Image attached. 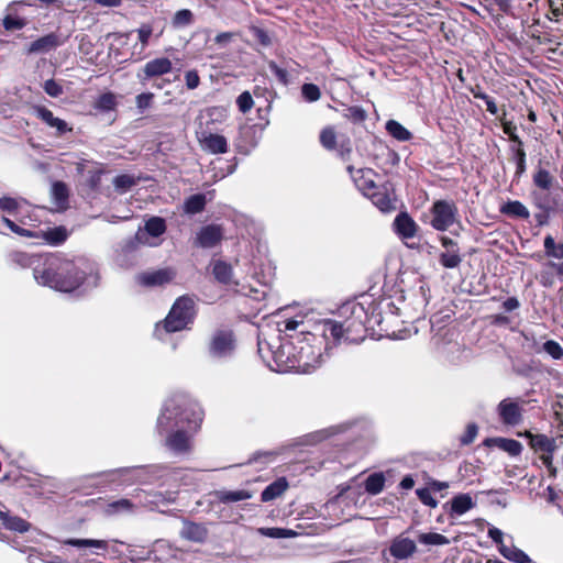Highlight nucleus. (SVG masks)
Returning a JSON list of instances; mask_svg holds the SVG:
<instances>
[{"mask_svg": "<svg viewBox=\"0 0 563 563\" xmlns=\"http://www.w3.org/2000/svg\"><path fill=\"white\" fill-rule=\"evenodd\" d=\"M236 106L242 113H247L254 106L252 95L243 91L236 99Z\"/></svg>", "mask_w": 563, "mask_h": 563, "instance_id": "obj_56", "label": "nucleus"}, {"mask_svg": "<svg viewBox=\"0 0 563 563\" xmlns=\"http://www.w3.org/2000/svg\"><path fill=\"white\" fill-rule=\"evenodd\" d=\"M543 351L554 360H561L563 357V349L556 341L548 340L544 342Z\"/></svg>", "mask_w": 563, "mask_h": 563, "instance_id": "obj_54", "label": "nucleus"}, {"mask_svg": "<svg viewBox=\"0 0 563 563\" xmlns=\"http://www.w3.org/2000/svg\"><path fill=\"white\" fill-rule=\"evenodd\" d=\"M252 497V494L247 490H220L218 492V498L221 503H236L241 500H246Z\"/></svg>", "mask_w": 563, "mask_h": 563, "instance_id": "obj_39", "label": "nucleus"}, {"mask_svg": "<svg viewBox=\"0 0 563 563\" xmlns=\"http://www.w3.org/2000/svg\"><path fill=\"white\" fill-rule=\"evenodd\" d=\"M268 68L276 76L279 82L283 85L288 84L289 75L285 68L279 67L274 60L268 62Z\"/></svg>", "mask_w": 563, "mask_h": 563, "instance_id": "obj_59", "label": "nucleus"}, {"mask_svg": "<svg viewBox=\"0 0 563 563\" xmlns=\"http://www.w3.org/2000/svg\"><path fill=\"white\" fill-rule=\"evenodd\" d=\"M367 197L372 200L373 205L383 212H389L396 208L394 201L385 190L375 189Z\"/></svg>", "mask_w": 563, "mask_h": 563, "instance_id": "obj_31", "label": "nucleus"}, {"mask_svg": "<svg viewBox=\"0 0 563 563\" xmlns=\"http://www.w3.org/2000/svg\"><path fill=\"white\" fill-rule=\"evenodd\" d=\"M44 239L52 245H58L67 239V232L64 228L48 229L44 232Z\"/></svg>", "mask_w": 563, "mask_h": 563, "instance_id": "obj_44", "label": "nucleus"}, {"mask_svg": "<svg viewBox=\"0 0 563 563\" xmlns=\"http://www.w3.org/2000/svg\"><path fill=\"white\" fill-rule=\"evenodd\" d=\"M43 89L53 98H57L63 93V87L54 79H47L43 85Z\"/></svg>", "mask_w": 563, "mask_h": 563, "instance_id": "obj_60", "label": "nucleus"}, {"mask_svg": "<svg viewBox=\"0 0 563 563\" xmlns=\"http://www.w3.org/2000/svg\"><path fill=\"white\" fill-rule=\"evenodd\" d=\"M439 262L445 268H456L462 262L460 250L444 251L440 254Z\"/></svg>", "mask_w": 563, "mask_h": 563, "instance_id": "obj_42", "label": "nucleus"}, {"mask_svg": "<svg viewBox=\"0 0 563 563\" xmlns=\"http://www.w3.org/2000/svg\"><path fill=\"white\" fill-rule=\"evenodd\" d=\"M499 551L505 559L512 561L515 563H532L528 554H526L522 550L516 548L515 545L501 544Z\"/></svg>", "mask_w": 563, "mask_h": 563, "instance_id": "obj_33", "label": "nucleus"}, {"mask_svg": "<svg viewBox=\"0 0 563 563\" xmlns=\"http://www.w3.org/2000/svg\"><path fill=\"white\" fill-rule=\"evenodd\" d=\"M301 95L308 102H314L321 97L320 89L314 84H303L301 87Z\"/></svg>", "mask_w": 563, "mask_h": 563, "instance_id": "obj_51", "label": "nucleus"}, {"mask_svg": "<svg viewBox=\"0 0 563 563\" xmlns=\"http://www.w3.org/2000/svg\"><path fill=\"white\" fill-rule=\"evenodd\" d=\"M24 1H14L7 7V14L3 18V27L7 31L22 30L26 25L25 19L21 18L18 9L26 5Z\"/></svg>", "mask_w": 563, "mask_h": 563, "instance_id": "obj_18", "label": "nucleus"}, {"mask_svg": "<svg viewBox=\"0 0 563 563\" xmlns=\"http://www.w3.org/2000/svg\"><path fill=\"white\" fill-rule=\"evenodd\" d=\"M499 210L503 214L510 218L527 220L530 217L528 208L519 200H509Z\"/></svg>", "mask_w": 563, "mask_h": 563, "instance_id": "obj_27", "label": "nucleus"}, {"mask_svg": "<svg viewBox=\"0 0 563 563\" xmlns=\"http://www.w3.org/2000/svg\"><path fill=\"white\" fill-rule=\"evenodd\" d=\"M416 495L423 505L430 508H435L438 506V500L431 495L430 488H418L416 490Z\"/></svg>", "mask_w": 563, "mask_h": 563, "instance_id": "obj_57", "label": "nucleus"}, {"mask_svg": "<svg viewBox=\"0 0 563 563\" xmlns=\"http://www.w3.org/2000/svg\"><path fill=\"white\" fill-rule=\"evenodd\" d=\"M385 128L388 134L399 142L412 139V133L396 120H388Z\"/></svg>", "mask_w": 563, "mask_h": 563, "instance_id": "obj_32", "label": "nucleus"}, {"mask_svg": "<svg viewBox=\"0 0 563 563\" xmlns=\"http://www.w3.org/2000/svg\"><path fill=\"white\" fill-rule=\"evenodd\" d=\"M53 195L58 202H64L68 198L67 186L62 181H56L52 187Z\"/></svg>", "mask_w": 563, "mask_h": 563, "instance_id": "obj_62", "label": "nucleus"}, {"mask_svg": "<svg viewBox=\"0 0 563 563\" xmlns=\"http://www.w3.org/2000/svg\"><path fill=\"white\" fill-rule=\"evenodd\" d=\"M63 544L75 547V548H90L92 549V553L100 555L103 552L108 551L110 548V542L107 540H98V539H77L69 538L63 541Z\"/></svg>", "mask_w": 563, "mask_h": 563, "instance_id": "obj_19", "label": "nucleus"}, {"mask_svg": "<svg viewBox=\"0 0 563 563\" xmlns=\"http://www.w3.org/2000/svg\"><path fill=\"white\" fill-rule=\"evenodd\" d=\"M162 467L153 466V467H144V466H134V467H125L111 472L110 474H118L120 476L131 474V482H139L142 484L150 483L153 477H157L156 474Z\"/></svg>", "mask_w": 563, "mask_h": 563, "instance_id": "obj_14", "label": "nucleus"}, {"mask_svg": "<svg viewBox=\"0 0 563 563\" xmlns=\"http://www.w3.org/2000/svg\"><path fill=\"white\" fill-rule=\"evenodd\" d=\"M194 317L195 301L190 297L183 296L175 301L163 325L156 324L155 334L161 338L163 330L167 333L181 331L192 322Z\"/></svg>", "mask_w": 563, "mask_h": 563, "instance_id": "obj_5", "label": "nucleus"}, {"mask_svg": "<svg viewBox=\"0 0 563 563\" xmlns=\"http://www.w3.org/2000/svg\"><path fill=\"white\" fill-rule=\"evenodd\" d=\"M532 202L536 208H538L541 211L550 210V203L548 196L541 192L532 191L531 192Z\"/></svg>", "mask_w": 563, "mask_h": 563, "instance_id": "obj_61", "label": "nucleus"}, {"mask_svg": "<svg viewBox=\"0 0 563 563\" xmlns=\"http://www.w3.org/2000/svg\"><path fill=\"white\" fill-rule=\"evenodd\" d=\"M417 550L413 540L401 536L395 538L388 549L389 555L396 560H407Z\"/></svg>", "mask_w": 563, "mask_h": 563, "instance_id": "obj_13", "label": "nucleus"}, {"mask_svg": "<svg viewBox=\"0 0 563 563\" xmlns=\"http://www.w3.org/2000/svg\"><path fill=\"white\" fill-rule=\"evenodd\" d=\"M113 185L117 190L125 192L136 185V180L133 176L124 174L117 176L113 179Z\"/></svg>", "mask_w": 563, "mask_h": 563, "instance_id": "obj_48", "label": "nucleus"}, {"mask_svg": "<svg viewBox=\"0 0 563 563\" xmlns=\"http://www.w3.org/2000/svg\"><path fill=\"white\" fill-rule=\"evenodd\" d=\"M236 339L230 329H219L211 335L208 353L212 358L224 360L234 354Z\"/></svg>", "mask_w": 563, "mask_h": 563, "instance_id": "obj_7", "label": "nucleus"}, {"mask_svg": "<svg viewBox=\"0 0 563 563\" xmlns=\"http://www.w3.org/2000/svg\"><path fill=\"white\" fill-rule=\"evenodd\" d=\"M471 92L475 99H481L485 102L486 109L490 114L496 115L498 113V108L494 98L483 92L479 87L471 89Z\"/></svg>", "mask_w": 563, "mask_h": 563, "instance_id": "obj_45", "label": "nucleus"}, {"mask_svg": "<svg viewBox=\"0 0 563 563\" xmlns=\"http://www.w3.org/2000/svg\"><path fill=\"white\" fill-rule=\"evenodd\" d=\"M490 441H494L499 449L509 453L511 456H518L522 451V444L514 439H505V438H496V439H487L485 441L488 444Z\"/></svg>", "mask_w": 563, "mask_h": 563, "instance_id": "obj_34", "label": "nucleus"}, {"mask_svg": "<svg viewBox=\"0 0 563 563\" xmlns=\"http://www.w3.org/2000/svg\"><path fill=\"white\" fill-rule=\"evenodd\" d=\"M258 353L263 358H265L264 351L266 350L272 354L273 363L268 362L267 365L271 369L275 372L286 373V372H296L297 373V361L295 356L296 343L292 342L290 336L284 339V341L274 349L273 345L266 341L258 340Z\"/></svg>", "mask_w": 563, "mask_h": 563, "instance_id": "obj_4", "label": "nucleus"}, {"mask_svg": "<svg viewBox=\"0 0 563 563\" xmlns=\"http://www.w3.org/2000/svg\"><path fill=\"white\" fill-rule=\"evenodd\" d=\"M213 191H209L208 194H195L189 196L184 202V211L187 214H197L203 211L208 197L212 198Z\"/></svg>", "mask_w": 563, "mask_h": 563, "instance_id": "obj_25", "label": "nucleus"}, {"mask_svg": "<svg viewBox=\"0 0 563 563\" xmlns=\"http://www.w3.org/2000/svg\"><path fill=\"white\" fill-rule=\"evenodd\" d=\"M223 229L219 224H207L200 228L195 238V245L201 249H212L223 239Z\"/></svg>", "mask_w": 563, "mask_h": 563, "instance_id": "obj_11", "label": "nucleus"}, {"mask_svg": "<svg viewBox=\"0 0 563 563\" xmlns=\"http://www.w3.org/2000/svg\"><path fill=\"white\" fill-rule=\"evenodd\" d=\"M525 400L505 398L497 407L500 420L508 426H518L522 421V407Z\"/></svg>", "mask_w": 563, "mask_h": 563, "instance_id": "obj_8", "label": "nucleus"}, {"mask_svg": "<svg viewBox=\"0 0 563 563\" xmlns=\"http://www.w3.org/2000/svg\"><path fill=\"white\" fill-rule=\"evenodd\" d=\"M203 411L188 395L178 393L169 397L157 419V431L166 434V446L178 454L190 451L194 433L202 422Z\"/></svg>", "mask_w": 563, "mask_h": 563, "instance_id": "obj_2", "label": "nucleus"}, {"mask_svg": "<svg viewBox=\"0 0 563 563\" xmlns=\"http://www.w3.org/2000/svg\"><path fill=\"white\" fill-rule=\"evenodd\" d=\"M135 505L126 499L122 498L115 501H111L106 507V512L108 515H119V514H131L134 511Z\"/></svg>", "mask_w": 563, "mask_h": 563, "instance_id": "obj_36", "label": "nucleus"}, {"mask_svg": "<svg viewBox=\"0 0 563 563\" xmlns=\"http://www.w3.org/2000/svg\"><path fill=\"white\" fill-rule=\"evenodd\" d=\"M366 117V111L360 106H352L347 108L344 113V118L352 121L353 123H361L365 121Z\"/></svg>", "mask_w": 563, "mask_h": 563, "instance_id": "obj_50", "label": "nucleus"}, {"mask_svg": "<svg viewBox=\"0 0 563 563\" xmlns=\"http://www.w3.org/2000/svg\"><path fill=\"white\" fill-rule=\"evenodd\" d=\"M115 97L111 92L101 95L96 102V108L102 111H111L115 108Z\"/></svg>", "mask_w": 563, "mask_h": 563, "instance_id": "obj_49", "label": "nucleus"}, {"mask_svg": "<svg viewBox=\"0 0 563 563\" xmlns=\"http://www.w3.org/2000/svg\"><path fill=\"white\" fill-rule=\"evenodd\" d=\"M320 142L327 150H334L336 145V135L332 126L324 128L320 133Z\"/></svg>", "mask_w": 563, "mask_h": 563, "instance_id": "obj_46", "label": "nucleus"}, {"mask_svg": "<svg viewBox=\"0 0 563 563\" xmlns=\"http://www.w3.org/2000/svg\"><path fill=\"white\" fill-rule=\"evenodd\" d=\"M543 247L548 257L563 260V243H556L552 235L544 238Z\"/></svg>", "mask_w": 563, "mask_h": 563, "instance_id": "obj_37", "label": "nucleus"}, {"mask_svg": "<svg viewBox=\"0 0 563 563\" xmlns=\"http://www.w3.org/2000/svg\"><path fill=\"white\" fill-rule=\"evenodd\" d=\"M450 508L448 515L451 518L460 517L471 509L475 508L476 501L468 493H461L455 495L449 503ZM448 506V504L445 505Z\"/></svg>", "mask_w": 563, "mask_h": 563, "instance_id": "obj_17", "label": "nucleus"}, {"mask_svg": "<svg viewBox=\"0 0 563 563\" xmlns=\"http://www.w3.org/2000/svg\"><path fill=\"white\" fill-rule=\"evenodd\" d=\"M195 22V15L189 9L178 10L173 19L172 25L175 29H181L191 25Z\"/></svg>", "mask_w": 563, "mask_h": 563, "instance_id": "obj_41", "label": "nucleus"}, {"mask_svg": "<svg viewBox=\"0 0 563 563\" xmlns=\"http://www.w3.org/2000/svg\"><path fill=\"white\" fill-rule=\"evenodd\" d=\"M212 275L217 282L223 285H229L232 282L233 271L232 266L224 261L216 260L211 262Z\"/></svg>", "mask_w": 563, "mask_h": 563, "instance_id": "obj_26", "label": "nucleus"}, {"mask_svg": "<svg viewBox=\"0 0 563 563\" xmlns=\"http://www.w3.org/2000/svg\"><path fill=\"white\" fill-rule=\"evenodd\" d=\"M477 432H478L477 426L475 423H468L464 434L460 438L461 444H463V445L471 444L475 440Z\"/></svg>", "mask_w": 563, "mask_h": 563, "instance_id": "obj_63", "label": "nucleus"}, {"mask_svg": "<svg viewBox=\"0 0 563 563\" xmlns=\"http://www.w3.org/2000/svg\"><path fill=\"white\" fill-rule=\"evenodd\" d=\"M150 496H152V499L144 503V506H158L161 504H169L175 500V496L173 493H167L166 495L163 493H154L150 494Z\"/></svg>", "mask_w": 563, "mask_h": 563, "instance_id": "obj_55", "label": "nucleus"}, {"mask_svg": "<svg viewBox=\"0 0 563 563\" xmlns=\"http://www.w3.org/2000/svg\"><path fill=\"white\" fill-rule=\"evenodd\" d=\"M394 228L401 239H411L417 233V224L407 212H401L395 218Z\"/></svg>", "mask_w": 563, "mask_h": 563, "instance_id": "obj_21", "label": "nucleus"}, {"mask_svg": "<svg viewBox=\"0 0 563 563\" xmlns=\"http://www.w3.org/2000/svg\"><path fill=\"white\" fill-rule=\"evenodd\" d=\"M173 68L170 59L167 57H159L147 62L144 65L143 73L144 79L158 77L168 74Z\"/></svg>", "mask_w": 563, "mask_h": 563, "instance_id": "obj_20", "label": "nucleus"}, {"mask_svg": "<svg viewBox=\"0 0 563 563\" xmlns=\"http://www.w3.org/2000/svg\"><path fill=\"white\" fill-rule=\"evenodd\" d=\"M554 177L544 168L539 167L533 175V184L542 190H550L553 186Z\"/></svg>", "mask_w": 563, "mask_h": 563, "instance_id": "obj_38", "label": "nucleus"}, {"mask_svg": "<svg viewBox=\"0 0 563 563\" xmlns=\"http://www.w3.org/2000/svg\"><path fill=\"white\" fill-rule=\"evenodd\" d=\"M503 131L509 136V140L515 143L514 146H521L523 142L517 134V126L511 121L501 122Z\"/></svg>", "mask_w": 563, "mask_h": 563, "instance_id": "obj_53", "label": "nucleus"}, {"mask_svg": "<svg viewBox=\"0 0 563 563\" xmlns=\"http://www.w3.org/2000/svg\"><path fill=\"white\" fill-rule=\"evenodd\" d=\"M510 151L512 154V161L516 163V173H515V179H519L526 172L527 165H526V151L523 148V145L519 146H510Z\"/></svg>", "mask_w": 563, "mask_h": 563, "instance_id": "obj_35", "label": "nucleus"}, {"mask_svg": "<svg viewBox=\"0 0 563 563\" xmlns=\"http://www.w3.org/2000/svg\"><path fill=\"white\" fill-rule=\"evenodd\" d=\"M60 42L58 36L55 33H49L47 35H44L35 41H33L26 52L27 54H41V53H48L52 49L59 46Z\"/></svg>", "mask_w": 563, "mask_h": 563, "instance_id": "obj_22", "label": "nucleus"}, {"mask_svg": "<svg viewBox=\"0 0 563 563\" xmlns=\"http://www.w3.org/2000/svg\"><path fill=\"white\" fill-rule=\"evenodd\" d=\"M37 284L58 291H73L81 284L96 287L98 275L95 266L79 258L68 261L56 255H46Z\"/></svg>", "mask_w": 563, "mask_h": 563, "instance_id": "obj_3", "label": "nucleus"}, {"mask_svg": "<svg viewBox=\"0 0 563 563\" xmlns=\"http://www.w3.org/2000/svg\"><path fill=\"white\" fill-rule=\"evenodd\" d=\"M46 255L30 254L26 252H13L10 254V261L13 265L21 268H32L33 277L36 282L41 278L42 265Z\"/></svg>", "mask_w": 563, "mask_h": 563, "instance_id": "obj_10", "label": "nucleus"}, {"mask_svg": "<svg viewBox=\"0 0 563 563\" xmlns=\"http://www.w3.org/2000/svg\"><path fill=\"white\" fill-rule=\"evenodd\" d=\"M0 520L7 529L16 531L20 533L27 531L29 527H30L29 522H26L22 518L16 517V516H11L9 512L1 511V510H0Z\"/></svg>", "mask_w": 563, "mask_h": 563, "instance_id": "obj_30", "label": "nucleus"}, {"mask_svg": "<svg viewBox=\"0 0 563 563\" xmlns=\"http://www.w3.org/2000/svg\"><path fill=\"white\" fill-rule=\"evenodd\" d=\"M33 112L37 119L54 130L56 137L64 136L66 133L73 131V128L65 120L55 117L54 113L44 106H34Z\"/></svg>", "mask_w": 563, "mask_h": 563, "instance_id": "obj_9", "label": "nucleus"}, {"mask_svg": "<svg viewBox=\"0 0 563 563\" xmlns=\"http://www.w3.org/2000/svg\"><path fill=\"white\" fill-rule=\"evenodd\" d=\"M2 222L15 234L20 236H26V238H36L37 234L31 230L23 229L19 227L15 222H13L8 217H2Z\"/></svg>", "mask_w": 563, "mask_h": 563, "instance_id": "obj_52", "label": "nucleus"}, {"mask_svg": "<svg viewBox=\"0 0 563 563\" xmlns=\"http://www.w3.org/2000/svg\"><path fill=\"white\" fill-rule=\"evenodd\" d=\"M175 274L172 269L164 268L154 272H146L137 276V282L146 287H156L168 284Z\"/></svg>", "mask_w": 563, "mask_h": 563, "instance_id": "obj_16", "label": "nucleus"}, {"mask_svg": "<svg viewBox=\"0 0 563 563\" xmlns=\"http://www.w3.org/2000/svg\"><path fill=\"white\" fill-rule=\"evenodd\" d=\"M385 477L383 473L371 474L364 484L365 490L371 495H377L384 489Z\"/></svg>", "mask_w": 563, "mask_h": 563, "instance_id": "obj_40", "label": "nucleus"}, {"mask_svg": "<svg viewBox=\"0 0 563 563\" xmlns=\"http://www.w3.org/2000/svg\"><path fill=\"white\" fill-rule=\"evenodd\" d=\"M347 172L353 178L357 188L367 197L373 190L377 189L372 176L374 175L371 168L355 169L353 166H347Z\"/></svg>", "mask_w": 563, "mask_h": 563, "instance_id": "obj_12", "label": "nucleus"}, {"mask_svg": "<svg viewBox=\"0 0 563 563\" xmlns=\"http://www.w3.org/2000/svg\"><path fill=\"white\" fill-rule=\"evenodd\" d=\"M418 541L426 545H446L450 543L445 536L437 532L420 533Z\"/></svg>", "mask_w": 563, "mask_h": 563, "instance_id": "obj_43", "label": "nucleus"}, {"mask_svg": "<svg viewBox=\"0 0 563 563\" xmlns=\"http://www.w3.org/2000/svg\"><path fill=\"white\" fill-rule=\"evenodd\" d=\"M354 322L343 323L325 319L314 325V331L307 329L303 319H286L278 322L279 332H285L296 343L295 356L297 373L309 374L317 369L324 361L330 350L342 341H354L350 332Z\"/></svg>", "mask_w": 563, "mask_h": 563, "instance_id": "obj_1", "label": "nucleus"}, {"mask_svg": "<svg viewBox=\"0 0 563 563\" xmlns=\"http://www.w3.org/2000/svg\"><path fill=\"white\" fill-rule=\"evenodd\" d=\"M166 231L165 220L161 217H152L150 218L144 225V232L139 231L135 238L141 242L145 243L144 238L145 234H148L153 238H158Z\"/></svg>", "mask_w": 563, "mask_h": 563, "instance_id": "obj_23", "label": "nucleus"}, {"mask_svg": "<svg viewBox=\"0 0 563 563\" xmlns=\"http://www.w3.org/2000/svg\"><path fill=\"white\" fill-rule=\"evenodd\" d=\"M180 536L189 541L201 542L207 538V530L199 523L185 522Z\"/></svg>", "mask_w": 563, "mask_h": 563, "instance_id": "obj_29", "label": "nucleus"}, {"mask_svg": "<svg viewBox=\"0 0 563 563\" xmlns=\"http://www.w3.org/2000/svg\"><path fill=\"white\" fill-rule=\"evenodd\" d=\"M20 209V200L12 197H1L0 198V210L10 214L16 216Z\"/></svg>", "mask_w": 563, "mask_h": 563, "instance_id": "obj_47", "label": "nucleus"}, {"mask_svg": "<svg viewBox=\"0 0 563 563\" xmlns=\"http://www.w3.org/2000/svg\"><path fill=\"white\" fill-rule=\"evenodd\" d=\"M430 224L437 231H446L459 218V209L452 200H437L430 209Z\"/></svg>", "mask_w": 563, "mask_h": 563, "instance_id": "obj_6", "label": "nucleus"}, {"mask_svg": "<svg viewBox=\"0 0 563 563\" xmlns=\"http://www.w3.org/2000/svg\"><path fill=\"white\" fill-rule=\"evenodd\" d=\"M153 98L154 95L152 92L141 93L136 97V107L141 113H143L145 109L150 108Z\"/></svg>", "mask_w": 563, "mask_h": 563, "instance_id": "obj_64", "label": "nucleus"}, {"mask_svg": "<svg viewBox=\"0 0 563 563\" xmlns=\"http://www.w3.org/2000/svg\"><path fill=\"white\" fill-rule=\"evenodd\" d=\"M153 26L148 23H143L137 30V38L142 44V47H146L150 43V38L153 34Z\"/></svg>", "mask_w": 563, "mask_h": 563, "instance_id": "obj_58", "label": "nucleus"}, {"mask_svg": "<svg viewBox=\"0 0 563 563\" xmlns=\"http://www.w3.org/2000/svg\"><path fill=\"white\" fill-rule=\"evenodd\" d=\"M198 140L202 148L211 154H223L228 151V142L223 135L202 131L198 134Z\"/></svg>", "mask_w": 563, "mask_h": 563, "instance_id": "obj_15", "label": "nucleus"}, {"mask_svg": "<svg viewBox=\"0 0 563 563\" xmlns=\"http://www.w3.org/2000/svg\"><path fill=\"white\" fill-rule=\"evenodd\" d=\"M288 488V483L285 477H280L271 483L261 494V500L267 503L282 496Z\"/></svg>", "mask_w": 563, "mask_h": 563, "instance_id": "obj_28", "label": "nucleus"}, {"mask_svg": "<svg viewBox=\"0 0 563 563\" xmlns=\"http://www.w3.org/2000/svg\"><path fill=\"white\" fill-rule=\"evenodd\" d=\"M527 438H529V443L534 451L553 453L556 448L555 440L545 434H532L531 432H527Z\"/></svg>", "mask_w": 563, "mask_h": 563, "instance_id": "obj_24", "label": "nucleus"}]
</instances>
